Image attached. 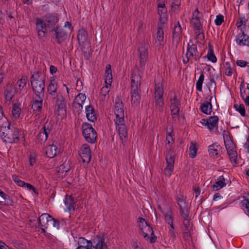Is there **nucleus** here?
I'll return each mask as SVG.
<instances>
[{
  "instance_id": "nucleus-1",
  "label": "nucleus",
  "mask_w": 249,
  "mask_h": 249,
  "mask_svg": "<svg viewBox=\"0 0 249 249\" xmlns=\"http://www.w3.org/2000/svg\"><path fill=\"white\" fill-rule=\"evenodd\" d=\"M174 141L171 133L167 134L166 138L165 147L166 164V166L164 169V174L167 177H170L174 171V166L175 159V153L173 149Z\"/></svg>"
},
{
  "instance_id": "nucleus-2",
  "label": "nucleus",
  "mask_w": 249,
  "mask_h": 249,
  "mask_svg": "<svg viewBox=\"0 0 249 249\" xmlns=\"http://www.w3.org/2000/svg\"><path fill=\"white\" fill-rule=\"evenodd\" d=\"M21 132L19 129L11 125L7 120L0 127V137L5 142H17Z\"/></svg>"
},
{
  "instance_id": "nucleus-3",
  "label": "nucleus",
  "mask_w": 249,
  "mask_h": 249,
  "mask_svg": "<svg viewBox=\"0 0 249 249\" xmlns=\"http://www.w3.org/2000/svg\"><path fill=\"white\" fill-rule=\"evenodd\" d=\"M141 85V75L139 73L133 72L131 76V103L133 107H137L140 104Z\"/></svg>"
},
{
  "instance_id": "nucleus-4",
  "label": "nucleus",
  "mask_w": 249,
  "mask_h": 249,
  "mask_svg": "<svg viewBox=\"0 0 249 249\" xmlns=\"http://www.w3.org/2000/svg\"><path fill=\"white\" fill-rule=\"evenodd\" d=\"M31 84L35 95L44 96L45 79L39 71L35 72L31 77Z\"/></svg>"
},
{
  "instance_id": "nucleus-5",
  "label": "nucleus",
  "mask_w": 249,
  "mask_h": 249,
  "mask_svg": "<svg viewBox=\"0 0 249 249\" xmlns=\"http://www.w3.org/2000/svg\"><path fill=\"white\" fill-rule=\"evenodd\" d=\"M104 77L106 85L102 88L100 95V100L103 102H107L109 99L110 91L109 86H110L112 82V71L110 64H108L106 66Z\"/></svg>"
},
{
  "instance_id": "nucleus-6",
  "label": "nucleus",
  "mask_w": 249,
  "mask_h": 249,
  "mask_svg": "<svg viewBox=\"0 0 249 249\" xmlns=\"http://www.w3.org/2000/svg\"><path fill=\"white\" fill-rule=\"evenodd\" d=\"M170 109L173 120L176 122L179 119V110L180 103L179 100L177 98L175 93L170 96Z\"/></svg>"
},
{
  "instance_id": "nucleus-7",
  "label": "nucleus",
  "mask_w": 249,
  "mask_h": 249,
  "mask_svg": "<svg viewBox=\"0 0 249 249\" xmlns=\"http://www.w3.org/2000/svg\"><path fill=\"white\" fill-rule=\"evenodd\" d=\"M82 128L83 135L86 141L91 143L95 142L97 138V133L92 125L88 123H84Z\"/></svg>"
},
{
  "instance_id": "nucleus-8",
  "label": "nucleus",
  "mask_w": 249,
  "mask_h": 249,
  "mask_svg": "<svg viewBox=\"0 0 249 249\" xmlns=\"http://www.w3.org/2000/svg\"><path fill=\"white\" fill-rule=\"evenodd\" d=\"M116 125V129L120 136L123 144L126 141L127 138V129L126 128L124 119L114 120Z\"/></svg>"
},
{
  "instance_id": "nucleus-9",
  "label": "nucleus",
  "mask_w": 249,
  "mask_h": 249,
  "mask_svg": "<svg viewBox=\"0 0 249 249\" xmlns=\"http://www.w3.org/2000/svg\"><path fill=\"white\" fill-rule=\"evenodd\" d=\"M186 59H183V62L184 64L187 63L189 61H197L199 59L198 52L196 44H188L187 52L186 53Z\"/></svg>"
},
{
  "instance_id": "nucleus-10",
  "label": "nucleus",
  "mask_w": 249,
  "mask_h": 249,
  "mask_svg": "<svg viewBox=\"0 0 249 249\" xmlns=\"http://www.w3.org/2000/svg\"><path fill=\"white\" fill-rule=\"evenodd\" d=\"M56 101L55 104V112L58 115L64 117L66 116L67 110L66 107V102L63 95L58 94L56 96Z\"/></svg>"
},
{
  "instance_id": "nucleus-11",
  "label": "nucleus",
  "mask_w": 249,
  "mask_h": 249,
  "mask_svg": "<svg viewBox=\"0 0 249 249\" xmlns=\"http://www.w3.org/2000/svg\"><path fill=\"white\" fill-rule=\"evenodd\" d=\"M92 249H108L107 242L105 241V235L101 233L96 235L92 240Z\"/></svg>"
},
{
  "instance_id": "nucleus-12",
  "label": "nucleus",
  "mask_w": 249,
  "mask_h": 249,
  "mask_svg": "<svg viewBox=\"0 0 249 249\" xmlns=\"http://www.w3.org/2000/svg\"><path fill=\"white\" fill-rule=\"evenodd\" d=\"M50 32L52 33L53 38L59 44L64 42L68 37L67 33L64 29L59 27L55 28L54 30Z\"/></svg>"
},
{
  "instance_id": "nucleus-13",
  "label": "nucleus",
  "mask_w": 249,
  "mask_h": 249,
  "mask_svg": "<svg viewBox=\"0 0 249 249\" xmlns=\"http://www.w3.org/2000/svg\"><path fill=\"white\" fill-rule=\"evenodd\" d=\"M43 18L50 31H53L58 27L56 26V24L58 22V18L56 14L48 13L43 17Z\"/></svg>"
},
{
  "instance_id": "nucleus-14",
  "label": "nucleus",
  "mask_w": 249,
  "mask_h": 249,
  "mask_svg": "<svg viewBox=\"0 0 249 249\" xmlns=\"http://www.w3.org/2000/svg\"><path fill=\"white\" fill-rule=\"evenodd\" d=\"M79 161L83 163H89L91 160V152L89 145H83L79 151Z\"/></svg>"
},
{
  "instance_id": "nucleus-15",
  "label": "nucleus",
  "mask_w": 249,
  "mask_h": 249,
  "mask_svg": "<svg viewBox=\"0 0 249 249\" xmlns=\"http://www.w3.org/2000/svg\"><path fill=\"white\" fill-rule=\"evenodd\" d=\"M148 45L145 43L142 44L139 48L140 53L139 57L140 62V67L143 69L145 66L148 53Z\"/></svg>"
},
{
  "instance_id": "nucleus-16",
  "label": "nucleus",
  "mask_w": 249,
  "mask_h": 249,
  "mask_svg": "<svg viewBox=\"0 0 249 249\" xmlns=\"http://www.w3.org/2000/svg\"><path fill=\"white\" fill-rule=\"evenodd\" d=\"M114 113L115 115L114 120L124 119V104L121 100L119 98L115 99Z\"/></svg>"
},
{
  "instance_id": "nucleus-17",
  "label": "nucleus",
  "mask_w": 249,
  "mask_h": 249,
  "mask_svg": "<svg viewBox=\"0 0 249 249\" xmlns=\"http://www.w3.org/2000/svg\"><path fill=\"white\" fill-rule=\"evenodd\" d=\"M219 118L217 116L209 117L208 119H202L200 123L210 130H212L217 126Z\"/></svg>"
},
{
  "instance_id": "nucleus-18",
  "label": "nucleus",
  "mask_w": 249,
  "mask_h": 249,
  "mask_svg": "<svg viewBox=\"0 0 249 249\" xmlns=\"http://www.w3.org/2000/svg\"><path fill=\"white\" fill-rule=\"evenodd\" d=\"M158 14L160 17V24H163L167 18V10L164 1L157 0Z\"/></svg>"
},
{
  "instance_id": "nucleus-19",
  "label": "nucleus",
  "mask_w": 249,
  "mask_h": 249,
  "mask_svg": "<svg viewBox=\"0 0 249 249\" xmlns=\"http://www.w3.org/2000/svg\"><path fill=\"white\" fill-rule=\"evenodd\" d=\"M141 233L143 235V238L151 243L156 241L157 237L155 235L153 229L150 225L143 229V231H141Z\"/></svg>"
},
{
  "instance_id": "nucleus-20",
  "label": "nucleus",
  "mask_w": 249,
  "mask_h": 249,
  "mask_svg": "<svg viewBox=\"0 0 249 249\" xmlns=\"http://www.w3.org/2000/svg\"><path fill=\"white\" fill-rule=\"evenodd\" d=\"M182 36V28L179 22L178 21L174 27L173 31L172 40L176 45L180 41Z\"/></svg>"
},
{
  "instance_id": "nucleus-21",
  "label": "nucleus",
  "mask_w": 249,
  "mask_h": 249,
  "mask_svg": "<svg viewBox=\"0 0 249 249\" xmlns=\"http://www.w3.org/2000/svg\"><path fill=\"white\" fill-rule=\"evenodd\" d=\"M162 213L163 214L165 220L169 226H173L174 217L171 207L169 204H166V208L164 211H162Z\"/></svg>"
},
{
  "instance_id": "nucleus-22",
  "label": "nucleus",
  "mask_w": 249,
  "mask_h": 249,
  "mask_svg": "<svg viewBox=\"0 0 249 249\" xmlns=\"http://www.w3.org/2000/svg\"><path fill=\"white\" fill-rule=\"evenodd\" d=\"M44 96L36 95L33 97L32 108L34 111L39 112L41 110L42 108L43 101Z\"/></svg>"
},
{
  "instance_id": "nucleus-23",
  "label": "nucleus",
  "mask_w": 249,
  "mask_h": 249,
  "mask_svg": "<svg viewBox=\"0 0 249 249\" xmlns=\"http://www.w3.org/2000/svg\"><path fill=\"white\" fill-rule=\"evenodd\" d=\"M222 147L217 143L214 142L208 146L209 156L212 158H218L221 151Z\"/></svg>"
},
{
  "instance_id": "nucleus-24",
  "label": "nucleus",
  "mask_w": 249,
  "mask_h": 249,
  "mask_svg": "<svg viewBox=\"0 0 249 249\" xmlns=\"http://www.w3.org/2000/svg\"><path fill=\"white\" fill-rule=\"evenodd\" d=\"M163 24H158L156 38L155 44L157 46H160L163 44L164 33L163 31Z\"/></svg>"
},
{
  "instance_id": "nucleus-25",
  "label": "nucleus",
  "mask_w": 249,
  "mask_h": 249,
  "mask_svg": "<svg viewBox=\"0 0 249 249\" xmlns=\"http://www.w3.org/2000/svg\"><path fill=\"white\" fill-rule=\"evenodd\" d=\"M49 124L46 123L41 132L37 135V140L40 143L44 142L47 140L48 135L50 133L51 129L49 128Z\"/></svg>"
},
{
  "instance_id": "nucleus-26",
  "label": "nucleus",
  "mask_w": 249,
  "mask_h": 249,
  "mask_svg": "<svg viewBox=\"0 0 249 249\" xmlns=\"http://www.w3.org/2000/svg\"><path fill=\"white\" fill-rule=\"evenodd\" d=\"M52 219V216L48 213H42L38 219L40 227L49 228L50 223Z\"/></svg>"
},
{
  "instance_id": "nucleus-27",
  "label": "nucleus",
  "mask_w": 249,
  "mask_h": 249,
  "mask_svg": "<svg viewBox=\"0 0 249 249\" xmlns=\"http://www.w3.org/2000/svg\"><path fill=\"white\" fill-rule=\"evenodd\" d=\"M86 117L88 120L91 122H94L97 120V116L94 107L90 105L86 107Z\"/></svg>"
},
{
  "instance_id": "nucleus-28",
  "label": "nucleus",
  "mask_w": 249,
  "mask_h": 249,
  "mask_svg": "<svg viewBox=\"0 0 249 249\" xmlns=\"http://www.w3.org/2000/svg\"><path fill=\"white\" fill-rule=\"evenodd\" d=\"M236 42L239 45H246L249 46V36L242 31L241 34H239L236 37Z\"/></svg>"
},
{
  "instance_id": "nucleus-29",
  "label": "nucleus",
  "mask_w": 249,
  "mask_h": 249,
  "mask_svg": "<svg viewBox=\"0 0 249 249\" xmlns=\"http://www.w3.org/2000/svg\"><path fill=\"white\" fill-rule=\"evenodd\" d=\"M77 39L79 45L81 46L82 51L85 52V48L83 47L87 39V33L84 30H81L79 31L77 35Z\"/></svg>"
},
{
  "instance_id": "nucleus-30",
  "label": "nucleus",
  "mask_w": 249,
  "mask_h": 249,
  "mask_svg": "<svg viewBox=\"0 0 249 249\" xmlns=\"http://www.w3.org/2000/svg\"><path fill=\"white\" fill-rule=\"evenodd\" d=\"M64 203L69 212L74 211L75 200L71 196L66 195L64 199Z\"/></svg>"
},
{
  "instance_id": "nucleus-31",
  "label": "nucleus",
  "mask_w": 249,
  "mask_h": 249,
  "mask_svg": "<svg viewBox=\"0 0 249 249\" xmlns=\"http://www.w3.org/2000/svg\"><path fill=\"white\" fill-rule=\"evenodd\" d=\"M57 89V84L56 82L54 79L51 80L48 88V90L53 98H55L57 95H58L56 93Z\"/></svg>"
},
{
  "instance_id": "nucleus-32",
  "label": "nucleus",
  "mask_w": 249,
  "mask_h": 249,
  "mask_svg": "<svg viewBox=\"0 0 249 249\" xmlns=\"http://www.w3.org/2000/svg\"><path fill=\"white\" fill-rule=\"evenodd\" d=\"M0 196L3 200V201L0 200V205L5 206H12L13 205L14 202L13 200L9 196L2 191H0Z\"/></svg>"
},
{
  "instance_id": "nucleus-33",
  "label": "nucleus",
  "mask_w": 249,
  "mask_h": 249,
  "mask_svg": "<svg viewBox=\"0 0 249 249\" xmlns=\"http://www.w3.org/2000/svg\"><path fill=\"white\" fill-rule=\"evenodd\" d=\"M45 152L47 157L49 158H53L56 155L57 148L54 144H51L46 147Z\"/></svg>"
},
{
  "instance_id": "nucleus-34",
  "label": "nucleus",
  "mask_w": 249,
  "mask_h": 249,
  "mask_svg": "<svg viewBox=\"0 0 249 249\" xmlns=\"http://www.w3.org/2000/svg\"><path fill=\"white\" fill-rule=\"evenodd\" d=\"M211 98L210 101H205L200 106V109L201 111L206 114H210L212 111V105L211 103Z\"/></svg>"
},
{
  "instance_id": "nucleus-35",
  "label": "nucleus",
  "mask_w": 249,
  "mask_h": 249,
  "mask_svg": "<svg viewBox=\"0 0 249 249\" xmlns=\"http://www.w3.org/2000/svg\"><path fill=\"white\" fill-rule=\"evenodd\" d=\"M163 92L162 81L156 82L155 85V98L163 97Z\"/></svg>"
},
{
  "instance_id": "nucleus-36",
  "label": "nucleus",
  "mask_w": 249,
  "mask_h": 249,
  "mask_svg": "<svg viewBox=\"0 0 249 249\" xmlns=\"http://www.w3.org/2000/svg\"><path fill=\"white\" fill-rule=\"evenodd\" d=\"M226 185L225 179L223 176L219 177L218 180L212 186L213 191H217Z\"/></svg>"
},
{
  "instance_id": "nucleus-37",
  "label": "nucleus",
  "mask_w": 249,
  "mask_h": 249,
  "mask_svg": "<svg viewBox=\"0 0 249 249\" xmlns=\"http://www.w3.org/2000/svg\"><path fill=\"white\" fill-rule=\"evenodd\" d=\"M78 247L84 249L85 248L91 249L92 246V241H89L84 237H80L78 241Z\"/></svg>"
},
{
  "instance_id": "nucleus-38",
  "label": "nucleus",
  "mask_w": 249,
  "mask_h": 249,
  "mask_svg": "<svg viewBox=\"0 0 249 249\" xmlns=\"http://www.w3.org/2000/svg\"><path fill=\"white\" fill-rule=\"evenodd\" d=\"M224 144L227 150V153L229 152V151H231L234 150L235 145L233 144L232 141L231 139L230 136L228 135H226V138L224 135Z\"/></svg>"
},
{
  "instance_id": "nucleus-39",
  "label": "nucleus",
  "mask_w": 249,
  "mask_h": 249,
  "mask_svg": "<svg viewBox=\"0 0 249 249\" xmlns=\"http://www.w3.org/2000/svg\"><path fill=\"white\" fill-rule=\"evenodd\" d=\"M179 212L182 218L189 217V212L188 210L187 205L186 202L179 203Z\"/></svg>"
},
{
  "instance_id": "nucleus-40",
  "label": "nucleus",
  "mask_w": 249,
  "mask_h": 249,
  "mask_svg": "<svg viewBox=\"0 0 249 249\" xmlns=\"http://www.w3.org/2000/svg\"><path fill=\"white\" fill-rule=\"evenodd\" d=\"M229 155L230 161L233 166H236L238 164L237 153L235 150L227 153Z\"/></svg>"
},
{
  "instance_id": "nucleus-41",
  "label": "nucleus",
  "mask_w": 249,
  "mask_h": 249,
  "mask_svg": "<svg viewBox=\"0 0 249 249\" xmlns=\"http://www.w3.org/2000/svg\"><path fill=\"white\" fill-rule=\"evenodd\" d=\"M36 28L37 31H46L47 26L43 20L41 18H36Z\"/></svg>"
},
{
  "instance_id": "nucleus-42",
  "label": "nucleus",
  "mask_w": 249,
  "mask_h": 249,
  "mask_svg": "<svg viewBox=\"0 0 249 249\" xmlns=\"http://www.w3.org/2000/svg\"><path fill=\"white\" fill-rule=\"evenodd\" d=\"M190 221L191 218L189 217L185 218H182V222L183 225L182 230H186L187 231H188V230H192V224Z\"/></svg>"
},
{
  "instance_id": "nucleus-43",
  "label": "nucleus",
  "mask_w": 249,
  "mask_h": 249,
  "mask_svg": "<svg viewBox=\"0 0 249 249\" xmlns=\"http://www.w3.org/2000/svg\"><path fill=\"white\" fill-rule=\"evenodd\" d=\"M197 148L196 144L191 142L189 147V155L190 158H194L196 157L197 154Z\"/></svg>"
},
{
  "instance_id": "nucleus-44",
  "label": "nucleus",
  "mask_w": 249,
  "mask_h": 249,
  "mask_svg": "<svg viewBox=\"0 0 249 249\" xmlns=\"http://www.w3.org/2000/svg\"><path fill=\"white\" fill-rule=\"evenodd\" d=\"M21 113V109L18 105L15 104L12 108V116L15 119L19 118Z\"/></svg>"
},
{
  "instance_id": "nucleus-45",
  "label": "nucleus",
  "mask_w": 249,
  "mask_h": 249,
  "mask_svg": "<svg viewBox=\"0 0 249 249\" xmlns=\"http://www.w3.org/2000/svg\"><path fill=\"white\" fill-rule=\"evenodd\" d=\"M204 75L203 73H201L196 83V89L199 91H202V84L204 81Z\"/></svg>"
},
{
  "instance_id": "nucleus-46",
  "label": "nucleus",
  "mask_w": 249,
  "mask_h": 249,
  "mask_svg": "<svg viewBox=\"0 0 249 249\" xmlns=\"http://www.w3.org/2000/svg\"><path fill=\"white\" fill-rule=\"evenodd\" d=\"M155 105L157 108H159L160 111L162 110L164 105V100L163 97L155 98Z\"/></svg>"
},
{
  "instance_id": "nucleus-47",
  "label": "nucleus",
  "mask_w": 249,
  "mask_h": 249,
  "mask_svg": "<svg viewBox=\"0 0 249 249\" xmlns=\"http://www.w3.org/2000/svg\"><path fill=\"white\" fill-rule=\"evenodd\" d=\"M138 223L141 231H143V229L146 228V227L149 226L148 222H146L144 218L140 217L138 218Z\"/></svg>"
},
{
  "instance_id": "nucleus-48",
  "label": "nucleus",
  "mask_w": 249,
  "mask_h": 249,
  "mask_svg": "<svg viewBox=\"0 0 249 249\" xmlns=\"http://www.w3.org/2000/svg\"><path fill=\"white\" fill-rule=\"evenodd\" d=\"M207 58L209 60L211 61L213 63H215L217 61V58L213 53V51L211 47L208 50Z\"/></svg>"
},
{
  "instance_id": "nucleus-49",
  "label": "nucleus",
  "mask_w": 249,
  "mask_h": 249,
  "mask_svg": "<svg viewBox=\"0 0 249 249\" xmlns=\"http://www.w3.org/2000/svg\"><path fill=\"white\" fill-rule=\"evenodd\" d=\"M234 107L235 108L236 111L240 113L241 116H245L246 115V110L243 104H235L234 105Z\"/></svg>"
},
{
  "instance_id": "nucleus-50",
  "label": "nucleus",
  "mask_w": 249,
  "mask_h": 249,
  "mask_svg": "<svg viewBox=\"0 0 249 249\" xmlns=\"http://www.w3.org/2000/svg\"><path fill=\"white\" fill-rule=\"evenodd\" d=\"M86 99V96L84 93H79L75 97L74 102L75 103H79L81 104H83L84 102Z\"/></svg>"
},
{
  "instance_id": "nucleus-51",
  "label": "nucleus",
  "mask_w": 249,
  "mask_h": 249,
  "mask_svg": "<svg viewBox=\"0 0 249 249\" xmlns=\"http://www.w3.org/2000/svg\"><path fill=\"white\" fill-rule=\"evenodd\" d=\"M12 179L15 183L19 186L24 187L26 185V182L20 179L16 175H12Z\"/></svg>"
},
{
  "instance_id": "nucleus-52",
  "label": "nucleus",
  "mask_w": 249,
  "mask_h": 249,
  "mask_svg": "<svg viewBox=\"0 0 249 249\" xmlns=\"http://www.w3.org/2000/svg\"><path fill=\"white\" fill-rule=\"evenodd\" d=\"M192 23L193 25L194 28L199 30V29H202V26L200 23L199 18L192 19Z\"/></svg>"
},
{
  "instance_id": "nucleus-53",
  "label": "nucleus",
  "mask_w": 249,
  "mask_h": 249,
  "mask_svg": "<svg viewBox=\"0 0 249 249\" xmlns=\"http://www.w3.org/2000/svg\"><path fill=\"white\" fill-rule=\"evenodd\" d=\"M233 73V70L229 62H226L225 64V73L228 76H231Z\"/></svg>"
},
{
  "instance_id": "nucleus-54",
  "label": "nucleus",
  "mask_w": 249,
  "mask_h": 249,
  "mask_svg": "<svg viewBox=\"0 0 249 249\" xmlns=\"http://www.w3.org/2000/svg\"><path fill=\"white\" fill-rule=\"evenodd\" d=\"M5 98L7 101H11L14 96V92L12 89H6L4 92Z\"/></svg>"
},
{
  "instance_id": "nucleus-55",
  "label": "nucleus",
  "mask_w": 249,
  "mask_h": 249,
  "mask_svg": "<svg viewBox=\"0 0 249 249\" xmlns=\"http://www.w3.org/2000/svg\"><path fill=\"white\" fill-rule=\"evenodd\" d=\"M27 78L25 76H22L21 78L17 82V85L18 86L20 90L24 88L26 84Z\"/></svg>"
},
{
  "instance_id": "nucleus-56",
  "label": "nucleus",
  "mask_w": 249,
  "mask_h": 249,
  "mask_svg": "<svg viewBox=\"0 0 249 249\" xmlns=\"http://www.w3.org/2000/svg\"><path fill=\"white\" fill-rule=\"evenodd\" d=\"M60 226V222L57 219L53 218L52 216V219L51 220V222L50 223V227H53L56 229L58 230L59 229Z\"/></svg>"
},
{
  "instance_id": "nucleus-57",
  "label": "nucleus",
  "mask_w": 249,
  "mask_h": 249,
  "mask_svg": "<svg viewBox=\"0 0 249 249\" xmlns=\"http://www.w3.org/2000/svg\"><path fill=\"white\" fill-rule=\"evenodd\" d=\"M224 16L222 15L216 16V19L214 20L215 24L217 26H220L224 22Z\"/></svg>"
},
{
  "instance_id": "nucleus-58",
  "label": "nucleus",
  "mask_w": 249,
  "mask_h": 249,
  "mask_svg": "<svg viewBox=\"0 0 249 249\" xmlns=\"http://www.w3.org/2000/svg\"><path fill=\"white\" fill-rule=\"evenodd\" d=\"M39 39L44 41L46 38V31H37Z\"/></svg>"
},
{
  "instance_id": "nucleus-59",
  "label": "nucleus",
  "mask_w": 249,
  "mask_h": 249,
  "mask_svg": "<svg viewBox=\"0 0 249 249\" xmlns=\"http://www.w3.org/2000/svg\"><path fill=\"white\" fill-rule=\"evenodd\" d=\"M243 199L241 201V204H247L249 205V193H245L243 196Z\"/></svg>"
},
{
  "instance_id": "nucleus-60",
  "label": "nucleus",
  "mask_w": 249,
  "mask_h": 249,
  "mask_svg": "<svg viewBox=\"0 0 249 249\" xmlns=\"http://www.w3.org/2000/svg\"><path fill=\"white\" fill-rule=\"evenodd\" d=\"M72 106H73L74 110L76 109L77 110L76 111L78 112L81 111L83 108V105L82 104H80L79 103H75V102H74V101L73 103Z\"/></svg>"
},
{
  "instance_id": "nucleus-61",
  "label": "nucleus",
  "mask_w": 249,
  "mask_h": 249,
  "mask_svg": "<svg viewBox=\"0 0 249 249\" xmlns=\"http://www.w3.org/2000/svg\"><path fill=\"white\" fill-rule=\"evenodd\" d=\"M36 154L33 153L31 154L29 157V164L31 166H33L36 163Z\"/></svg>"
},
{
  "instance_id": "nucleus-62",
  "label": "nucleus",
  "mask_w": 249,
  "mask_h": 249,
  "mask_svg": "<svg viewBox=\"0 0 249 249\" xmlns=\"http://www.w3.org/2000/svg\"><path fill=\"white\" fill-rule=\"evenodd\" d=\"M183 237L185 240H190L191 238V230H188L187 231L186 230H183Z\"/></svg>"
},
{
  "instance_id": "nucleus-63",
  "label": "nucleus",
  "mask_w": 249,
  "mask_h": 249,
  "mask_svg": "<svg viewBox=\"0 0 249 249\" xmlns=\"http://www.w3.org/2000/svg\"><path fill=\"white\" fill-rule=\"evenodd\" d=\"M170 227V229L169 230V235L171 238H172L173 240H174L176 238V233L175 231L174 226H171Z\"/></svg>"
},
{
  "instance_id": "nucleus-64",
  "label": "nucleus",
  "mask_w": 249,
  "mask_h": 249,
  "mask_svg": "<svg viewBox=\"0 0 249 249\" xmlns=\"http://www.w3.org/2000/svg\"><path fill=\"white\" fill-rule=\"evenodd\" d=\"M241 206L245 213L249 217V205L248 204H241Z\"/></svg>"
}]
</instances>
